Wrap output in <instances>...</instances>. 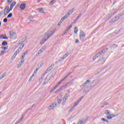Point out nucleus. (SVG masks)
Instances as JSON below:
<instances>
[{"label":"nucleus","instance_id":"obj_17","mask_svg":"<svg viewBox=\"0 0 124 124\" xmlns=\"http://www.w3.org/2000/svg\"><path fill=\"white\" fill-rule=\"evenodd\" d=\"M69 55V53H65L63 56V57H62L63 58V59L64 60V59H65L66 58H67V57H68V55Z\"/></svg>","mask_w":124,"mask_h":124},{"label":"nucleus","instance_id":"obj_44","mask_svg":"<svg viewBox=\"0 0 124 124\" xmlns=\"http://www.w3.org/2000/svg\"><path fill=\"white\" fill-rule=\"evenodd\" d=\"M70 16V14L68 13L67 14H66L64 16L65 17V18H67L68 16Z\"/></svg>","mask_w":124,"mask_h":124},{"label":"nucleus","instance_id":"obj_58","mask_svg":"<svg viewBox=\"0 0 124 124\" xmlns=\"http://www.w3.org/2000/svg\"><path fill=\"white\" fill-rule=\"evenodd\" d=\"M61 90V88H60L59 89H57L56 91H55V93H59V92Z\"/></svg>","mask_w":124,"mask_h":124},{"label":"nucleus","instance_id":"obj_31","mask_svg":"<svg viewBox=\"0 0 124 124\" xmlns=\"http://www.w3.org/2000/svg\"><path fill=\"white\" fill-rule=\"evenodd\" d=\"M55 3V0H52L49 2V5H53Z\"/></svg>","mask_w":124,"mask_h":124},{"label":"nucleus","instance_id":"obj_6","mask_svg":"<svg viewBox=\"0 0 124 124\" xmlns=\"http://www.w3.org/2000/svg\"><path fill=\"white\" fill-rule=\"evenodd\" d=\"M9 35L10 36V38L12 39H15L16 38V33L13 31H10L9 32Z\"/></svg>","mask_w":124,"mask_h":124},{"label":"nucleus","instance_id":"obj_54","mask_svg":"<svg viewBox=\"0 0 124 124\" xmlns=\"http://www.w3.org/2000/svg\"><path fill=\"white\" fill-rule=\"evenodd\" d=\"M16 56H17V54H16V53H15L13 55L12 58H13L14 59H15Z\"/></svg>","mask_w":124,"mask_h":124},{"label":"nucleus","instance_id":"obj_40","mask_svg":"<svg viewBox=\"0 0 124 124\" xmlns=\"http://www.w3.org/2000/svg\"><path fill=\"white\" fill-rule=\"evenodd\" d=\"M107 119H108V120H112V119H113V117L108 116L107 117Z\"/></svg>","mask_w":124,"mask_h":124},{"label":"nucleus","instance_id":"obj_18","mask_svg":"<svg viewBox=\"0 0 124 124\" xmlns=\"http://www.w3.org/2000/svg\"><path fill=\"white\" fill-rule=\"evenodd\" d=\"M69 96V93L66 94L63 98V99H65V100H66L67 99V98H68Z\"/></svg>","mask_w":124,"mask_h":124},{"label":"nucleus","instance_id":"obj_57","mask_svg":"<svg viewBox=\"0 0 124 124\" xmlns=\"http://www.w3.org/2000/svg\"><path fill=\"white\" fill-rule=\"evenodd\" d=\"M74 109V107H72L71 108V109H70V111L71 112V111H73Z\"/></svg>","mask_w":124,"mask_h":124},{"label":"nucleus","instance_id":"obj_33","mask_svg":"<svg viewBox=\"0 0 124 124\" xmlns=\"http://www.w3.org/2000/svg\"><path fill=\"white\" fill-rule=\"evenodd\" d=\"M98 57H99V55H97V54H96L94 56H93V61H94V60H95L97 58H98Z\"/></svg>","mask_w":124,"mask_h":124},{"label":"nucleus","instance_id":"obj_37","mask_svg":"<svg viewBox=\"0 0 124 124\" xmlns=\"http://www.w3.org/2000/svg\"><path fill=\"white\" fill-rule=\"evenodd\" d=\"M65 86H66L67 88H68V87H70V82L67 83L66 84H65Z\"/></svg>","mask_w":124,"mask_h":124},{"label":"nucleus","instance_id":"obj_47","mask_svg":"<svg viewBox=\"0 0 124 124\" xmlns=\"http://www.w3.org/2000/svg\"><path fill=\"white\" fill-rule=\"evenodd\" d=\"M11 2H12V0H7L8 4H10V3H11Z\"/></svg>","mask_w":124,"mask_h":124},{"label":"nucleus","instance_id":"obj_29","mask_svg":"<svg viewBox=\"0 0 124 124\" xmlns=\"http://www.w3.org/2000/svg\"><path fill=\"white\" fill-rule=\"evenodd\" d=\"M34 18L33 16H30L29 17V19L30 20V22H33V20L32 19Z\"/></svg>","mask_w":124,"mask_h":124},{"label":"nucleus","instance_id":"obj_61","mask_svg":"<svg viewBox=\"0 0 124 124\" xmlns=\"http://www.w3.org/2000/svg\"><path fill=\"white\" fill-rule=\"evenodd\" d=\"M0 53L1 54H0V56H1L2 54H4V51H1Z\"/></svg>","mask_w":124,"mask_h":124},{"label":"nucleus","instance_id":"obj_55","mask_svg":"<svg viewBox=\"0 0 124 124\" xmlns=\"http://www.w3.org/2000/svg\"><path fill=\"white\" fill-rule=\"evenodd\" d=\"M45 75H46V74H45V73L42 75V77H41V79H43L45 76Z\"/></svg>","mask_w":124,"mask_h":124},{"label":"nucleus","instance_id":"obj_63","mask_svg":"<svg viewBox=\"0 0 124 124\" xmlns=\"http://www.w3.org/2000/svg\"><path fill=\"white\" fill-rule=\"evenodd\" d=\"M82 100V98H79L78 101L77 102H78V103Z\"/></svg>","mask_w":124,"mask_h":124},{"label":"nucleus","instance_id":"obj_36","mask_svg":"<svg viewBox=\"0 0 124 124\" xmlns=\"http://www.w3.org/2000/svg\"><path fill=\"white\" fill-rule=\"evenodd\" d=\"M13 15L12 13H10L7 16V18H11L12 17Z\"/></svg>","mask_w":124,"mask_h":124},{"label":"nucleus","instance_id":"obj_46","mask_svg":"<svg viewBox=\"0 0 124 124\" xmlns=\"http://www.w3.org/2000/svg\"><path fill=\"white\" fill-rule=\"evenodd\" d=\"M1 49H4V50H7V49H8V47L6 46H2Z\"/></svg>","mask_w":124,"mask_h":124},{"label":"nucleus","instance_id":"obj_42","mask_svg":"<svg viewBox=\"0 0 124 124\" xmlns=\"http://www.w3.org/2000/svg\"><path fill=\"white\" fill-rule=\"evenodd\" d=\"M33 76H34V75L33 74L29 78V81H31V80L32 79V78H33Z\"/></svg>","mask_w":124,"mask_h":124},{"label":"nucleus","instance_id":"obj_10","mask_svg":"<svg viewBox=\"0 0 124 124\" xmlns=\"http://www.w3.org/2000/svg\"><path fill=\"white\" fill-rule=\"evenodd\" d=\"M27 53H28V51H27L26 52H24L23 53V55L21 56V57L20 58L21 59V62H22V63L24 62H25V57L26 56V54H27Z\"/></svg>","mask_w":124,"mask_h":124},{"label":"nucleus","instance_id":"obj_24","mask_svg":"<svg viewBox=\"0 0 124 124\" xmlns=\"http://www.w3.org/2000/svg\"><path fill=\"white\" fill-rule=\"evenodd\" d=\"M81 16H82V14H80L78 16V17H76V18L75 19H76V21H78V20L79 19H80V17H81Z\"/></svg>","mask_w":124,"mask_h":124},{"label":"nucleus","instance_id":"obj_25","mask_svg":"<svg viewBox=\"0 0 124 124\" xmlns=\"http://www.w3.org/2000/svg\"><path fill=\"white\" fill-rule=\"evenodd\" d=\"M2 45H3V46H6V45H7V42L4 41L2 43Z\"/></svg>","mask_w":124,"mask_h":124},{"label":"nucleus","instance_id":"obj_11","mask_svg":"<svg viewBox=\"0 0 124 124\" xmlns=\"http://www.w3.org/2000/svg\"><path fill=\"white\" fill-rule=\"evenodd\" d=\"M70 74H71L70 73L67 74L63 78H62L59 82L57 83L58 85H61V83H62L63 81H64V80H65V79H66V78H67V77H68Z\"/></svg>","mask_w":124,"mask_h":124},{"label":"nucleus","instance_id":"obj_23","mask_svg":"<svg viewBox=\"0 0 124 124\" xmlns=\"http://www.w3.org/2000/svg\"><path fill=\"white\" fill-rule=\"evenodd\" d=\"M105 114H106V115H107L108 116V115H109V116H111V114H110V112H109V111L108 110H106L105 111Z\"/></svg>","mask_w":124,"mask_h":124},{"label":"nucleus","instance_id":"obj_59","mask_svg":"<svg viewBox=\"0 0 124 124\" xmlns=\"http://www.w3.org/2000/svg\"><path fill=\"white\" fill-rule=\"evenodd\" d=\"M75 43H79V40L77 39H76L75 40Z\"/></svg>","mask_w":124,"mask_h":124},{"label":"nucleus","instance_id":"obj_49","mask_svg":"<svg viewBox=\"0 0 124 124\" xmlns=\"http://www.w3.org/2000/svg\"><path fill=\"white\" fill-rule=\"evenodd\" d=\"M65 101H66V100H65V99H63V101L62 103V105H64V104H65Z\"/></svg>","mask_w":124,"mask_h":124},{"label":"nucleus","instance_id":"obj_5","mask_svg":"<svg viewBox=\"0 0 124 124\" xmlns=\"http://www.w3.org/2000/svg\"><path fill=\"white\" fill-rule=\"evenodd\" d=\"M85 36H86L85 32L82 31H80L79 33V39L82 41L84 40L85 39Z\"/></svg>","mask_w":124,"mask_h":124},{"label":"nucleus","instance_id":"obj_39","mask_svg":"<svg viewBox=\"0 0 124 124\" xmlns=\"http://www.w3.org/2000/svg\"><path fill=\"white\" fill-rule=\"evenodd\" d=\"M23 121L22 118H20L17 121H16L17 122V124H20V123H21L22 121Z\"/></svg>","mask_w":124,"mask_h":124},{"label":"nucleus","instance_id":"obj_13","mask_svg":"<svg viewBox=\"0 0 124 124\" xmlns=\"http://www.w3.org/2000/svg\"><path fill=\"white\" fill-rule=\"evenodd\" d=\"M56 106H57V103H54L52 104V106H49L48 107V109L49 110H51V109H54Z\"/></svg>","mask_w":124,"mask_h":124},{"label":"nucleus","instance_id":"obj_64","mask_svg":"<svg viewBox=\"0 0 124 124\" xmlns=\"http://www.w3.org/2000/svg\"><path fill=\"white\" fill-rule=\"evenodd\" d=\"M22 63L21 62L19 63V64H18L19 67V66H21V65H22Z\"/></svg>","mask_w":124,"mask_h":124},{"label":"nucleus","instance_id":"obj_52","mask_svg":"<svg viewBox=\"0 0 124 124\" xmlns=\"http://www.w3.org/2000/svg\"><path fill=\"white\" fill-rule=\"evenodd\" d=\"M118 116H119V114H114L113 115H112V118H115V117H118Z\"/></svg>","mask_w":124,"mask_h":124},{"label":"nucleus","instance_id":"obj_15","mask_svg":"<svg viewBox=\"0 0 124 124\" xmlns=\"http://www.w3.org/2000/svg\"><path fill=\"white\" fill-rule=\"evenodd\" d=\"M0 38L1 39H8V37H7V36L3 34H2L0 36Z\"/></svg>","mask_w":124,"mask_h":124},{"label":"nucleus","instance_id":"obj_1","mask_svg":"<svg viewBox=\"0 0 124 124\" xmlns=\"http://www.w3.org/2000/svg\"><path fill=\"white\" fill-rule=\"evenodd\" d=\"M26 43H27V39H25L24 41L22 40L21 41V42L19 43L18 46H19V47L15 52L16 55H17V54L20 53V51H21V50H22V49H23V48H24V46H25V44H26Z\"/></svg>","mask_w":124,"mask_h":124},{"label":"nucleus","instance_id":"obj_45","mask_svg":"<svg viewBox=\"0 0 124 124\" xmlns=\"http://www.w3.org/2000/svg\"><path fill=\"white\" fill-rule=\"evenodd\" d=\"M72 28V24H70V26L67 28V30L69 31L70 29Z\"/></svg>","mask_w":124,"mask_h":124},{"label":"nucleus","instance_id":"obj_16","mask_svg":"<svg viewBox=\"0 0 124 124\" xmlns=\"http://www.w3.org/2000/svg\"><path fill=\"white\" fill-rule=\"evenodd\" d=\"M117 47H118V45L113 44L111 45V46H109V48L111 50H112V49H114V48H117Z\"/></svg>","mask_w":124,"mask_h":124},{"label":"nucleus","instance_id":"obj_20","mask_svg":"<svg viewBox=\"0 0 124 124\" xmlns=\"http://www.w3.org/2000/svg\"><path fill=\"white\" fill-rule=\"evenodd\" d=\"M66 88H67L66 87V85H62L61 88H60V90L61 91H62V90H64V89H66Z\"/></svg>","mask_w":124,"mask_h":124},{"label":"nucleus","instance_id":"obj_48","mask_svg":"<svg viewBox=\"0 0 124 124\" xmlns=\"http://www.w3.org/2000/svg\"><path fill=\"white\" fill-rule=\"evenodd\" d=\"M46 46H43L41 48V50L43 52L45 50Z\"/></svg>","mask_w":124,"mask_h":124},{"label":"nucleus","instance_id":"obj_4","mask_svg":"<svg viewBox=\"0 0 124 124\" xmlns=\"http://www.w3.org/2000/svg\"><path fill=\"white\" fill-rule=\"evenodd\" d=\"M51 34H50L49 35V33H46V34H47V38L46 39H44L43 38L42 39V41L40 42V44L42 45L43 44H44V43L45 42V41H46L47 40H48V38H49L50 37H51V36H52V35H53L54 33H55V31H50Z\"/></svg>","mask_w":124,"mask_h":124},{"label":"nucleus","instance_id":"obj_9","mask_svg":"<svg viewBox=\"0 0 124 124\" xmlns=\"http://www.w3.org/2000/svg\"><path fill=\"white\" fill-rule=\"evenodd\" d=\"M36 10L39 12V13H43L44 14H46L45 9L43 8H39L36 9Z\"/></svg>","mask_w":124,"mask_h":124},{"label":"nucleus","instance_id":"obj_50","mask_svg":"<svg viewBox=\"0 0 124 124\" xmlns=\"http://www.w3.org/2000/svg\"><path fill=\"white\" fill-rule=\"evenodd\" d=\"M7 18H4L3 21L4 22V23H6L7 22Z\"/></svg>","mask_w":124,"mask_h":124},{"label":"nucleus","instance_id":"obj_38","mask_svg":"<svg viewBox=\"0 0 124 124\" xmlns=\"http://www.w3.org/2000/svg\"><path fill=\"white\" fill-rule=\"evenodd\" d=\"M77 124H84V122L80 120L78 122Z\"/></svg>","mask_w":124,"mask_h":124},{"label":"nucleus","instance_id":"obj_2","mask_svg":"<svg viewBox=\"0 0 124 124\" xmlns=\"http://www.w3.org/2000/svg\"><path fill=\"white\" fill-rule=\"evenodd\" d=\"M26 43H27V39H25L24 41L22 40L21 41V42L19 43L18 46H19V47L15 52L16 55H17V54L20 53V51H21V50H22V49H23V48H24V46H25V44H26Z\"/></svg>","mask_w":124,"mask_h":124},{"label":"nucleus","instance_id":"obj_62","mask_svg":"<svg viewBox=\"0 0 124 124\" xmlns=\"http://www.w3.org/2000/svg\"><path fill=\"white\" fill-rule=\"evenodd\" d=\"M66 32L65 31L62 34V36H63V35H65V34H66Z\"/></svg>","mask_w":124,"mask_h":124},{"label":"nucleus","instance_id":"obj_32","mask_svg":"<svg viewBox=\"0 0 124 124\" xmlns=\"http://www.w3.org/2000/svg\"><path fill=\"white\" fill-rule=\"evenodd\" d=\"M105 62V60H104V58H102L101 59L97 61V62Z\"/></svg>","mask_w":124,"mask_h":124},{"label":"nucleus","instance_id":"obj_56","mask_svg":"<svg viewBox=\"0 0 124 124\" xmlns=\"http://www.w3.org/2000/svg\"><path fill=\"white\" fill-rule=\"evenodd\" d=\"M4 12H5V13H6L7 14H8V13H9V12H10L9 10H4Z\"/></svg>","mask_w":124,"mask_h":124},{"label":"nucleus","instance_id":"obj_60","mask_svg":"<svg viewBox=\"0 0 124 124\" xmlns=\"http://www.w3.org/2000/svg\"><path fill=\"white\" fill-rule=\"evenodd\" d=\"M12 9H13V8L11 6L10 7V9H9V11H11V10H12Z\"/></svg>","mask_w":124,"mask_h":124},{"label":"nucleus","instance_id":"obj_41","mask_svg":"<svg viewBox=\"0 0 124 124\" xmlns=\"http://www.w3.org/2000/svg\"><path fill=\"white\" fill-rule=\"evenodd\" d=\"M63 58L62 57L61 58H60L59 60H58V62H62V61H63Z\"/></svg>","mask_w":124,"mask_h":124},{"label":"nucleus","instance_id":"obj_30","mask_svg":"<svg viewBox=\"0 0 124 124\" xmlns=\"http://www.w3.org/2000/svg\"><path fill=\"white\" fill-rule=\"evenodd\" d=\"M43 51L41 49L38 51V52L36 54V56H39L40 54H41Z\"/></svg>","mask_w":124,"mask_h":124},{"label":"nucleus","instance_id":"obj_14","mask_svg":"<svg viewBox=\"0 0 124 124\" xmlns=\"http://www.w3.org/2000/svg\"><path fill=\"white\" fill-rule=\"evenodd\" d=\"M26 5L25 3H22L21 4H20V9H21V10H24V9L26 8Z\"/></svg>","mask_w":124,"mask_h":124},{"label":"nucleus","instance_id":"obj_19","mask_svg":"<svg viewBox=\"0 0 124 124\" xmlns=\"http://www.w3.org/2000/svg\"><path fill=\"white\" fill-rule=\"evenodd\" d=\"M6 76V73H4L0 77V80H1L4 77Z\"/></svg>","mask_w":124,"mask_h":124},{"label":"nucleus","instance_id":"obj_3","mask_svg":"<svg viewBox=\"0 0 124 124\" xmlns=\"http://www.w3.org/2000/svg\"><path fill=\"white\" fill-rule=\"evenodd\" d=\"M26 43H27V39H25L24 41L22 40L21 41V42L19 43L18 46H19V47L15 52L16 55H17V54L20 53V51H21V50H22V49H23V48H24V46H25V44H26Z\"/></svg>","mask_w":124,"mask_h":124},{"label":"nucleus","instance_id":"obj_28","mask_svg":"<svg viewBox=\"0 0 124 124\" xmlns=\"http://www.w3.org/2000/svg\"><path fill=\"white\" fill-rule=\"evenodd\" d=\"M77 32H78V29L77 27H75L74 29V33H75V34H77Z\"/></svg>","mask_w":124,"mask_h":124},{"label":"nucleus","instance_id":"obj_8","mask_svg":"<svg viewBox=\"0 0 124 124\" xmlns=\"http://www.w3.org/2000/svg\"><path fill=\"white\" fill-rule=\"evenodd\" d=\"M107 51H108V47H107L104 49H103L101 52L97 53V56H99V57H100L101 55H103V54H105L106 53Z\"/></svg>","mask_w":124,"mask_h":124},{"label":"nucleus","instance_id":"obj_12","mask_svg":"<svg viewBox=\"0 0 124 124\" xmlns=\"http://www.w3.org/2000/svg\"><path fill=\"white\" fill-rule=\"evenodd\" d=\"M91 82V80H87L85 83H83L81 85H80V88H83V87H86V85H88L89 82Z\"/></svg>","mask_w":124,"mask_h":124},{"label":"nucleus","instance_id":"obj_34","mask_svg":"<svg viewBox=\"0 0 124 124\" xmlns=\"http://www.w3.org/2000/svg\"><path fill=\"white\" fill-rule=\"evenodd\" d=\"M78 104H79V102H78V101L76 102V103H75L74 104L73 107H76V106Z\"/></svg>","mask_w":124,"mask_h":124},{"label":"nucleus","instance_id":"obj_27","mask_svg":"<svg viewBox=\"0 0 124 124\" xmlns=\"http://www.w3.org/2000/svg\"><path fill=\"white\" fill-rule=\"evenodd\" d=\"M58 87H59V85L58 84H57L52 89V91H55V90H56V89H57V88H58Z\"/></svg>","mask_w":124,"mask_h":124},{"label":"nucleus","instance_id":"obj_22","mask_svg":"<svg viewBox=\"0 0 124 124\" xmlns=\"http://www.w3.org/2000/svg\"><path fill=\"white\" fill-rule=\"evenodd\" d=\"M15 4H16V2L14 1V2H13L11 5H10V6L11 7H14V6H15Z\"/></svg>","mask_w":124,"mask_h":124},{"label":"nucleus","instance_id":"obj_21","mask_svg":"<svg viewBox=\"0 0 124 124\" xmlns=\"http://www.w3.org/2000/svg\"><path fill=\"white\" fill-rule=\"evenodd\" d=\"M73 12H74V9H72L68 12V13H70V15H71Z\"/></svg>","mask_w":124,"mask_h":124},{"label":"nucleus","instance_id":"obj_43","mask_svg":"<svg viewBox=\"0 0 124 124\" xmlns=\"http://www.w3.org/2000/svg\"><path fill=\"white\" fill-rule=\"evenodd\" d=\"M62 99H57V101H58V104H60V103H61V102H62Z\"/></svg>","mask_w":124,"mask_h":124},{"label":"nucleus","instance_id":"obj_51","mask_svg":"<svg viewBox=\"0 0 124 124\" xmlns=\"http://www.w3.org/2000/svg\"><path fill=\"white\" fill-rule=\"evenodd\" d=\"M9 9V6H6L5 9H4V10L8 11Z\"/></svg>","mask_w":124,"mask_h":124},{"label":"nucleus","instance_id":"obj_26","mask_svg":"<svg viewBox=\"0 0 124 124\" xmlns=\"http://www.w3.org/2000/svg\"><path fill=\"white\" fill-rule=\"evenodd\" d=\"M101 121H103V122H105L107 123H109V121L105 118H101Z\"/></svg>","mask_w":124,"mask_h":124},{"label":"nucleus","instance_id":"obj_7","mask_svg":"<svg viewBox=\"0 0 124 124\" xmlns=\"http://www.w3.org/2000/svg\"><path fill=\"white\" fill-rule=\"evenodd\" d=\"M54 66H55V64H52L50 66L47 68L46 71L45 72V74H47V73H49V72H50V71H51L52 69H53Z\"/></svg>","mask_w":124,"mask_h":124},{"label":"nucleus","instance_id":"obj_53","mask_svg":"<svg viewBox=\"0 0 124 124\" xmlns=\"http://www.w3.org/2000/svg\"><path fill=\"white\" fill-rule=\"evenodd\" d=\"M26 116V113H24L22 115V116H21V119H24V117Z\"/></svg>","mask_w":124,"mask_h":124},{"label":"nucleus","instance_id":"obj_35","mask_svg":"<svg viewBox=\"0 0 124 124\" xmlns=\"http://www.w3.org/2000/svg\"><path fill=\"white\" fill-rule=\"evenodd\" d=\"M121 15H119L117 16H115V18L117 19V20H119V19H120V18H121Z\"/></svg>","mask_w":124,"mask_h":124}]
</instances>
